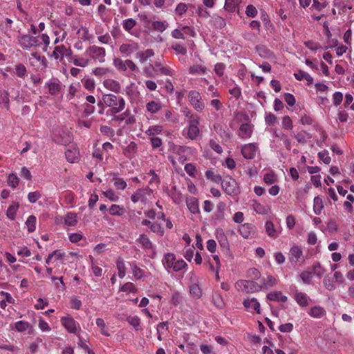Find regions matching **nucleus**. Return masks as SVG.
Masks as SVG:
<instances>
[{"mask_svg": "<svg viewBox=\"0 0 354 354\" xmlns=\"http://www.w3.org/2000/svg\"><path fill=\"white\" fill-rule=\"evenodd\" d=\"M252 130L251 125L248 123L242 124L239 128V136L241 138H250L252 136Z\"/></svg>", "mask_w": 354, "mask_h": 354, "instance_id": "nucleus-22", "label": "nucleus"}, {"mask_svg": "<svg viewBox=\"0 0 354 354\" xmlns=\"http://www.w3.org/2000/svg\"><path fill=\"white\" fill-rule=\"evenodd\" d=\"M221 184L223 190L229 196H236L241 193V189L236 180L230 176H225Z\"/></svg>", "mask_w": 354, "mask_h": 354, "instance_id": "nucleus-2", "label": "nucleus"}, {"mask_svg": "<svg viewBox=\"0 0 354 354\" xmlns=\"http://www.w3.org/2000/svg\"><path fill=\"white\" fill-rule=\"evenodd\" d=\"M162 107V104L156 101H150L146 104L147 111L151 113H158Z\"/></svg>", "mask_w": 354, "mask_h": 354, "instance_id": "nucleus-32", "label": "nucleus"}, {"mask_svg": "<svg viewBox=\"0 0 354 354\" xmlns=\"http://www.w3.org/2000/svg\"><path fill=\"white\" fill-rule=\"evenodd\" d=\"M41 195L39 191L30 192L28 194V201L31 203H35L36 201L41 198Z\"/></svg>", "mask_w": 354, "mask_h": 354, "instance_id": "nucleus-62", "label": "nucleus"}, {"mask_svg": "<svg viewBox=\"0 0 354 354\" xmlns=\"http://www.w3.org/2000/svg\"><path fill=\"white\" fill-rule=\"evenodd\" d=\"M324 268L322 266L321 263L319 262H316L314 263L312 266V270L311 272H313V274H315L318 277H322L323 274L325 273Z\"/></svg>", "mask_w": 354, "mask_h": 354, "instance_id": "nucleus-38", "label": "nucleus"}, {"mask_svg": "<svg viewBox=\"0 0 354 354\" xmlns=\"http://www.w3.org/2000/svg\"><path fill=\"white\" fill-rule=\"evenodd\" d=\"M295 299L301 307H306L308 305V298L304 292H297L295 296Z\"/></svg>", "mask_w": 354, "mask_h": 354, "instance_id": "nucleus-30", "label": "nucleus"}, {"mask_svg": "<svg viewBox=\"0 0 354 354\" xmlns=\"http://www.w3.org/2000/svg\"><path fill=\"white\" fill-rule=\"evenodd\" d=\"M186 204L192 214H200L198 200L196 198L191 197L187 199Z\"/></svg>", "mask_w": 354, "mask_h": 354, "instance_id": "nucleus-17", "label": "nucleus"}, {"mask_svg": "<svg viewBox=\"0 0 354 354\" xmlns=\"http://www.w3.org/2000/svg\"><path fill=\"white\" fill-rule=\"evenodd\" d=\"M49 93L52 95H56L61 90V85L58 82H47Z\"/></svg>", "mask_w": 354, "mask_h": 354, "instance_id": "nucleus-34", "label": "nucleus"}, {"mask_svg": "<svg viewBox=\"0 0 354 354\" xmlns=\"http://www.w3.org/2000/svg\"><path fill=\"white\" fill-rule=\"evenodd\" d=\"M200 121L199 116H191V120H187L188 126L187 127L186 138L192 140H196L200 133L198 128Z\"/></svg>", "mask_w": 354, "mask_h": 354, "instance_id": "nucleus-5", "label": "nucleus"}, {"mask_svg": "<svg viewBox=\"0 0 354 354\" xmlns=\"http://www.w3.org/2000/svg\"><path fill=\"white\" fill-rule=\"evenodd\" d=\"M36 221L37 218L34 215H30L28 217L26 221V225L28 232H32L35 230Z\"/></svg>", "mask_w": 354, "mask_h": 354, "instance_id": "nucleus-40", "label": "nucleus"}, {"mask_svg": "<svg viewBox=\"0 0 354 354\" xmlns=\"http://www.w3.org/2000/svg\"><path fill=\"white\" fill-rule=\"evenodd\" d=\"M19 207V204L18 202H14L12 205L8 207L6 212V216L10 220L13 221L15 219Z\"/></svg>", "mask_w": 354, "mask_h": 354, "instance_id": "nucleus-27", "label": "nucleus"}, {"mask_svg": "<svg viewBox=\"0 0 354 354\" xmlns=\"http://www.w3.org/2000/svg\"><path fill=\"white\" fill-rule=\"evenodd\" d=\"M260 282L259 285L262 286V289L272 288L277 283V279L272 275H268L267 279L263 278Z\"/></svg>", "mask_w": 354, "mask_h": 354, "instance_id": "nucleus-25", "label": "nucleus"}, {"mask_svg": "<svg viewBox=\"0 0 354 354\" xmlns=\"http://www.w3.org/2000/svg\"><path fill=\"white\" fill-rule=\"evenodd\" d=\"M9 93L6 90H0V104H4L5 106L9 108Z\"/></svg>", "mask_w": 354, "mask_h": 354, "instance_id": "nucleus-50", "label": "nucleus"}, {"mask_svg": "<svg viewBox=\"0 0 354 354\" xmlns=\"http://www.w3.org/2000/svg\"><path fill=\"white\" fill-rule=\"evenodd\" d=\"M205 176L206 178L215 183H221V181L223 180L222 177L220 174H216L212 170H207L205 172Z\"/></svg>", "mask_w": 354, "mask_h": 354, "instance_id": "nucleus-36", "label": "nucleus"}, {"mask_svg": "<svg viewBox=\"0 0 354 354\" xmlns=\"http://www.w3.org/2000/svg\"><path fill=\"white\" fill-rule=\"evenodd\" d=\"M64 223L68 226H75L77 223V215L75 212H68L64 218Z\"/></svg>", "mask_w": 354, "mask_h": 354, "instance_id": "nucleus-28", "label": "nucleus"}, {"mask_svg": "<svg viewBox=\"0 0 354 354\" xmlns=\"http://www.w3.org/2000/svg\"><path fill=\"white\" fill-rule=\"evenodd\" d=\"M324 208L322 198L317 196L313 201V211L316 215H319Z\"/></svg>", "mask_w": 354, "mask_h": 354, "instance_id": "nucleus-29", "label": "nucleus"}, {"mask_svg": "<svg viewBox=\"0 0 354 354\" xmlns=\"http://www.w3.org/2000/svg\"><path fill=\"white\" fill-rule=\"evenodd\" d=\"M104 87L115 93H120L121 92V86L120 83L112 79L105 80L103 82Z\"/></svg>", "mask_w": 354, "mask_h": 354, "instance_id": "nucleus-14", "label": "nucleus"}, {"mask_svg": "<svg viewBox=\"0 0 354 354\" xmlns=\"http://www.w3.org/2000/svg\"><path fill=\"white\" fill-rule=\"evenodd\" d=\"M312 274H313V272H311V271L306 270V271H303L301 273L300 277L304 283H305L306 284H309V283H310V282L312 281Z\"/></svg>", "mask_w": 354, "mask_h": 354, "instance_id": "nucleus-59", "label": "nucleus"}, {"mask_svg": "<svg viewBox=\"0 0 354 354\" xmlns=\"http://www.w3.org/2000/svg\"><path fill=\"white\" fill-rule=\"evenodd\" d=\"M137 22L132 18L127 19L123 21V28L125 30L129 32L136 25Z\"/></svg>", "mask_w": 354, "mask_h": 354, "instance_id": "nucleus-53", "label": "nucleus"}, {"mask_svg": "<svg viewBox=\"0 0 354 354\" xmlns=\"http://www.w3.org/2000/svg\"><path fill=\"white\" fill-rule=\"evenodd\" d=\"M113 64L118 71L124 72L127 71L126 60L123 61L120 58H114Z\"/></svg>", "mask_w": 354, "mask_h": 354, "instance_id": "nucleus-42", "label": "nucleus"}, {"mask_svg": "<svg viewBox=\"0 0 354 354\" xmlns=\"http://www.w3.org/2000/svg\"><path fill=\"white\" fill-rule=\"evenodd\" d=\"M19 44L24 50L30 49L32 46H36L41 44L38 37H34L29 35H21L17 37Z\"/></svg>", "mask_w": 354, "mask_h": 354, "instance_id": "nucleus-6", "label": "nucleus"}, {"mask_svg": "<svg viewBox=\"0 0 354 354\" xmlns=\"http://www.w3.org/2000/svg\"><path fill=\"white\" fill-rule=\"evenodd\" d=\"M116 267L118 270V277L120 279L124 277L126 274V266L124 261L122 257H118L116 261Z\"/></svg>", "mask_w": 354, "mask_h": 354, "instance_id": "nucleus-31", "label": "nucleus"}, {"mask_svg": "<svg viewBox=\"0 0 354 354\" xmlns=\"http://www.w3.org/2000/svg\"><path fill=\"white\" fill-rule=\"evenodd\" d=\"M226 208V204L221 201L216 205V210L214 214L213 220L214 221H222L225 217V210Z\"/></svg>", "mask_w": 354, "mask_h": 354, "instance_id": "nucleus-16", "label": "nucleus"}, {"mask_svg": "<svg viewBox=\"0 0 354 354\" xmlns=\"http://www.w3.org/2000/svg\"><path fill=\"white\" fill-rule=\"evenodd\" d=\"M124 212V209L122 206L113 204L109 207V213L113 216H122Z\"/></svg>", "mask_w": 354, "mask_h": 354, "instance_id": "nucleus-43", "label": "nucleus"}, {"mask_svg": "<svg viewBox=\"0 0 354 354\" xmlns=\"http://www.w3.org/2000/svg\"><path fill=\"white\" fill-rule=\"evenodd\" d=\"M256 50L258 54L263 58L269 59L273 56V53L265 45H257Z\"/></svg>", "mask_w": 354, "mask_h": 354, "instance_id": "nucleus-18", "label": "nucleus"}, {"mask_svg": "<svg viewBox=\"0 0 354 354\" xmlns=\"http://www.w3.org/2000/svg\"><path fill=\"white\" fill-rule=\"evenodd\" d=\"M114 185L118 189H124L127 187V183L122 178L113 177Z\"/></svg>", "mask_w": 354, "mask_h": 354, "instance_id": "nucleus-57", "label": "nucleus"}, {"mask_svg": "<svg viewBox=\"0 0 354 354\" xmlns=\"http://www.w3.org/2000/svg\"><path fill=\"white\" fill-rule=\"evenodd\" d=\"M264 182L268 185H272L277 181V177L274 171H271L264 175Z\"/></svg>", "mask_w": 354, "mask_h": 354, "instance_id": "nucleus-47", "label": "nucleus"}, {"mask_svg": "<svg viewBox=\"0 0 354 354\" xmlns=\"http://www.w3.org/2000/svg\"><path fill=\"white\" fill-rule=\"evenodd\" d=\"M295 137L298 142L306 143L307 141L306 138H311V136L306 131H301L300 132L297 133Z\"/></svg>", "mask_w": 354, "mask_h": 354, "instance_id": "nucleus-49", "label": "nucleus"}, {"mask_svg": "<svg viewBox=\"0 0 354 354\" xmlns=\"http://www.w3.org/2000/svg\"><path fill=\"white\" fill-rule=\"evenodd\" d=\"M207 72V68L200 65H193L189 67V73L190 74L202 73L205 74Z\"/></svg>", "mask_w": 354, "mask_h": 354, "instance_id": "nucleus-52", "label": "nucleus"}, {"mask_svg": "<svg viewBox=\"0 0 354 354\" xmlns=\"http://www.w3.org/2000/svg\"><path fill=\"white\" fill-rule=\"evenodd\" d=\"M168 26V24L165 21H156L152 23L153 30L162 32Z\"/></svg>", "mask_w": 354, "mask_h": 354, "instance_id": "nucleus-44", "label": "nucleus"}, {"mask_svg": "<svg viewBox=\"0 0 354 354\" xmlns=\"http://www.w3.org/2000/svg\"><path fill=\"white\" fill-rule=\"evenodd\" d=\"M137 241L142 245L144 249H151L153 248V243L145 234H140Z\"/></svg>", "mask_w": 354, "mask_h": 354, "instance_id": "nucleus-33", "label": "nucleus"}, {"mask_svg": "<svg viewBox=\"0 0 354 354\" xmlns=\"http://www.w3.org/2000/svg\"><path fill=\"white\" fill-rule=\"evenodd\" d=\"M72 55V50L70 48H66L64 45L57 46L53 52V57L55 59L60 58L63 59L64 57H69Z\"/></svg>", "mask_w": 354, "mask_h": 354, "instance_id": "nucleus-12", "label": "nucleus"}, {"mask_svg": "<svg viewBox=\"0 0 354 354\" xmlns=\"http://www.w3.org/2000/svg\"><path fill=\"white\" fill-rule=\"evenodd\" d=\"M133 275L136 279H142L145 276V271L138 267L136 265H134L133 267Z\"/></svg>", "mask_w": 354, "mask_h": 354, "instance_id": "nucleus-64", "label": "nucleus"}, {"mask_svg": "<svg viewBox=\"0 0 354 354\" xmlns=\"http://www.w3.org/2000/svg\"><path fill=\"white\" fill-rule=\"evenodd\" d=\"M15 74L19 77L24 78L27 75V70L23 64H18L15 66Z\"/></svg>", "mask_w": 354, "mask_h": 354, "instance_id": "nucleus-46", "label": "nucleus"}, {"mask_svg": "<svg viewBox=\"0 0 354 354\" xmlns=\"http://www.w3.org/2000/svg\"><path fill=\"white\" fill-rule=\"evenodd\" d=\"M188 100L190 104L196 111H203L205 108V104L202 101V97L199 92L195 90L190 91L188 94Z\"/></svg>", "mask_w": 354, "mask_h": 354, "instance_id": "nucleus-7", "label": "nucleus"}, {"mask_svg": "<svg viewBox=\"0 0 354 354\" xmlns=\"http://www.w3.org/2000/svg\"><path fill=\"white\" fill-rule=\"evenodd\" d=\"M126 321L132 326L136 330H138L140 329V319L138 316H128L126 318Z\"/></svg>", "mask_w": 354, "mask_h": 354, "instance_id": "nucleus-41", "label": "nucleus"}, {"mask_svg": "<svg viewBox=\"0 0 354 354\" xmlns=\"http://www.w3.org/2000/svg\"><path fill=\"white\" fill-rule=\"evenodd\" d=\"M88 52H89L93 59H98L100 62H104L106 50L103 47L93 45L88 47Z\"/></svg>", "mask_w": 354, "mask_h": 354, "instance_id": "nucleus-10", "label": "nucleus"}, {"mask_svg": "<svg viewBox=\"0 0 354 354\" xmlns=\"http://www.w3.org/2000/svg\"><path fill=\"white\" fill-rule=\"evenodd\" d=\"M235 288L245 292H256L262 289V286L252 280H239L235 283Z\"/></svg>", "mask_w": 354, "mask_h": 354, "instance_id": "nucleus-4", "label": "nucleus"}, {"mask_svg": "<svg viewBox=\"0 0 354 354\" xmlns=\"http://www.w3.org/2000/svg\"><path fill=\"white\" fill-rule=\"evenodd\" d=\"M303 258V251L301 247L298 245H293L290 248L288 253V260L293 264L296 265Z\"/></svg>", "mask_w": 354, "mask_h": 354, "instance_id": "nucleus-9", "label": "nucleus"}, {"mask_svg": "<svg viewBox=\"0 0 354 354\" xmlns=\"http://www.w3.org/2000/svg\"><path fill=\"white\" fill-rule=\"evenodd\" d=\"M137 145L135 142H131L128 146L124 149V154L127 157H130V155L133 154L136 152Z\"/></svg>", "mask_w": 354, "mask_h": 354, "instance_id": "nucleus-48", "label": "nucleus"}, {"mask_svg": "<svg viewBox=\"0 0 354 354\" xmlns=\"http://www.w3.org/2000/svg\"><path fill=\"white\" fill-rule=\"evenodd\" d=\"M154 55L153 49L149 48L145 51H139L136 53V58H138L141 64L145 63L149 58Z\"/></svg>", "mask_w": 354, "mask_h": 354, "instance_id": "nucleus-19", "label": "nucleus"}, {"mask_svg": "<svg viewBox=\"0 0 354 354\" xmlns=\"http://www.w3.org/2000/svg\"><path fill=\"white\" fill-rule=\"evenodd\" d=\"M308 315L314 318H321L326 315V310L322 306H315L310 309Z\"/></svg>", "mask_w": 354, "mask_h": 354, "instance_id": "nucleus-21", "label": "nucleus"}, {"mask_svg": "<svg viewBox=\"0 0 354 354\" xmlns=\"http://www.w3.org/2000/svg\"><path fill=\"white\" fill-rule=\"evenodd\" d=\"M282 127L288 130H291L293 128L292 120L288 115H285L283 118Z\"/></svg>", "mask_w": 354, "mask_h": 354, "instance_id": "nucleus-60", "label": "nucleus"}, {"mask_svg": "<svg viewBox=\"0 0 354 354\" xmlns=\"http://www.w3.org/2000/svg\"><path fill=\"white\" fill-rule=\"evenodd\" d=\"M238 5L234 0H225L224 8L228 12H234L237 9Z\"/></svg>", "mask_w": 354, "mask_h": 354, "instance_id": "nucleus-56", "label": "nucleus"}, {"mask_svg": "<svg viewBox=\"0 0 354 354\" xmlns=\"http://www.w3.org/2000/svg\"><path fill=\"white\" fill-rule=\"evenodd\" d=\"M19 178L14 174H11L8 176V183L12 188H15L19 185Z\"/></svg>", "mask_w": 354, "mask_h": 354, "instance_id": "nucleus-61", "label": "nucleus"}, {"mask_svg": "<svg viewBox=\"0 0 354 354\" xmlns=\"http://www.w3.org/2000/svg\"><path fill=\"white\" fill-rule=\"evenodd\" d=\"M318 158L323 161V162L326 165H329L331 160L330 157L329 156L328 151L327 150H324L318 153Z\"/></svg>", "mask_w": 354, "mask_h": 354, "instance_id": "nucleus-58", "label": "nucleus"}, {"mask_svg": "<svg viewBox=\"0 0 354 354\" xmlns=\"http://www.w3.org/2000/svg\"><path fill=\"white\" fill-rule=\"evenodd\" d=\"M252 209L259 214H266L267 213L266 208L261 203L254 201L252 204Z\"/></svg>", "mask_w": 354, "mask_h": 354, "instance_id": "nucleus-55", "label": "nucleus"}, {"mask_svg": "<svg viewBox=\"0 0 354 354\" xmlns=\"http://www.w3.org/2000/svg\"><path fill=\"white\" fill-rule=\"evenodd\" d=\"M153 71L159 72L160 74L164 75H171V71L167 66H163L160 62H156L154 66H150Z\"/></svg>", "mask_w": 354, "mask_h": 354, "instance_id": "nucleus-23", "label": "nucleus"}, {"mask_svg": "<svg viewBox=\"0 0 354 354\" xmlns=\"http://www.w3.org/2000/svg\"><path fill=\"white\" fill-rule=\"evenodd\" d=\"M30 328L28 322L24 321H19L15 323V329L19 332H24Z\"/></svg>", "mask_w": 354, "mask_h": 354, "instance_id": "nucleus-54", "label": "nucleus"}, {"mask_svg": "<svg viewBox=\"0 0 354 354\" xmlns=\"http://www.w3.org/2000/svg\"><path fill=\"white\" fill-rule=\"evenodd\" d=\"M333 104L335 106H339L343 100V94L339 91H336L333 95Z\"/></svg>", "mask_w": 354, "mask_h": 354, "instance_id": "nucleus-63", "label": "nucleus"}, {"mask_svg": "<svg viewBox=\"0 0 354 354\" xmlns=\"http://www.w3.org/2000/svg\"><path fill=\"white\" fill-rule=\"evenodd\" d=\"M189 292L193 297L197 299L202 296V290L197 283H194L190 286Z\"/></svg>", "mask_w": 354, "mask_h": 354, "instance_id": "nucleus-45", "label": "nucleus"}, {"mask_svg": "<svg viewBox=\"0 0 354 354\" xmlns=\"http://www.w3.org/2000/svg\"><path fill=\"white\" fill-rule=\"evenodd\" d=\"M254 228L251 223H244L239 227V232L244 239H248L254 233Z\"/></svg>", "mask_w": 354, "mask_h": 354, "instance_id": "nucleus-13", "label": "nucleus"}, {"mask_svg": "<svg viewBox=\"0 0 354 354\" xmlns=\"http://www.w3.org/2000/svg\"><path fill=\"white\" fill-rule=\"evenodd\" d=\"M211 24L217 29H222L226 25L225 19L218 15H213Z\"/></svg>", "mask_w": 354, "mask_h": 354, "instance_id": "nucleus-26", "label": "nucleus"}, {"mask_svg": "<svg viewBox=\"0 0 354 354\" xmlns=\"http://www.w3.org/2000/svg\"><path fill=\"white\" fill-rule=\"evenodd\" d=\"M150 230L153 232H154V233L157 234L158 235H159L160 236H162L164 235V234H165L164 228L158 223H153L150 225Z\"/></svg>", "mask_w": 354, "mask_h": 354, "instance_id": "nucleus-51", "label": "nucleus"}, {"mask_svg": "<svg viewBox=\"0 0 354 354\" xmlns=\"http://www.w3.org/2000/svg\"><path fill=\"white\" fill-rule=\"evenodd\" d=\"M265 227L266 233L270 237L276 238L277 236L276 229L274 227V223L272 221H266Z\"/></svg>", "mask_w": 354, "mask_h": 354, "instance_id": "nucleus-35", "label": "nucleus"}, {"mask_svg": "<svg viewBox=\"0 0 354 354\" xmlns=\"http://www.w3.org/2000/svg\"><path fill=\"white\" fill-rule=\"evenodd\" d=\"M243 304L245 308L252 307L257 313L260 314V304L257 299L252 298V299H245Z\"/></svg>", "mask_w": 354, "mask_h": 354, "instance_id": "nucleus-24", "label": "nucleus"}, {"mask_svg": "<svg viewBox=\"0 0 354 354\" xmlns=\"http://www.w3.org/2000/svg\"><path fill=\"white\" fill-rule=\"evenodd\" d=\"M165 268H171L174 272H178L185 268L187 265L183 260H176V256L172 253H167L162 260Z\"/></svg>", "mask_w": 354, "mask_h": 354, "instance_id": "nucleus-3", "label": "nucleus"}, {"mask_svg": "<svg viewBox=\"0 0 354 354\" xmlns=\"http://www.w3.org/2000/svg\"><path fill=\"white\" fill-rule=\"evenodd\" d=\"M163 127L161 125H153L148 128L145 131L147 136L154 137L155 135L160 134L162 131Z\"/></svg>", "mask_w": 354, "mask_h": 354, "instance_id": "nucleus-39", "label": "nucleus"}, {"mask_svg": "<svg viewBox=\"0 0 354 354\" xmlns=\"http://www.w3.org/2000/svg\"><path fill=\"white\" fill-rule=\"evenodd\" d=\"M61 323L70 333L76 334L77 330H80L79 324L70 315L62 317Z\"/></svg>", "mask_w": 354, "mask_h": 354, "instance_id": "nucleus-8", "label": "nucleus"}, {"mask_svg": "<svg viewBox=\"0 0 354 354\" xmlns=\"http://www.w3.org/2000/svg\"><path fill=\"white\" fill-rule=\"evenodd\" d=\"M294 76L299 81L306 80L308 86L313 83V78L308 73L302 70H298L297 73H294Z\"/></svg>", "mask_w": 354, "mask_h": 354, "instance_id": "nucleus-20", "label": "nucleus"}, {"mask_svg": "<svg viewBox=\"0 0 354 354\" xmlns=\"http://www.w3.org/2000/svg\"><path fill=\"white\" fill-rule=\"evenodd\" d=\"M139 46L138 43L132 44H122L120 46V52L122 54H126L127 55H131L133 52L138 50Z\"/></svg>", "mask_w": 354, "mask_h": 354, "instance_id": "nucleus-15", "label": "nucleus"}, {"mask_svg": "<svg viewBox=\"0 0 354 354\" xmlns=\"http://www.w3.org/2000/svg\"><path fill=\"white\" fill-rule=\"evenodd\" d=\"M102 100L106 106L111 108L113 114L122 111L125 106V101L123 97H118L113 94H104Z\"/></svg>", "mask_w": 354, "mask_h": 354, "instance_id": "nucleus-1", "label": "nucleus"}, {"mask_svg": "<svg viewBox=\"0 0 354 354\" xmlns=\"http://www.w3.org/2000/svg\"><path fill=\"white\" fill-rule=\"evenodd\" d=\"M77 155L78 152L75 148H73V149H68L65 152L66 160L71 163L75 162L77 160Z\"/></svg>", "mask_w": 354, "mask_h": 354, "instance_id": "nucleus-37", "label": "nucleus"}, {"mask_svg": "<svg viewBox=\"0 0 354 354\" xmlns=\"http://www.w3.org/2000/svg\"><path fill=\"white\" fill-rule=\"evenodd\" d=\"M257 149V146L255 143H250L242 147L241 153L245 159L251 160L254 158Z\"/></svg>", "mask_w": 354, "mask_h": 354, "instance_id": "nucleus-11", "label": "nucleus"}]
</instances>
